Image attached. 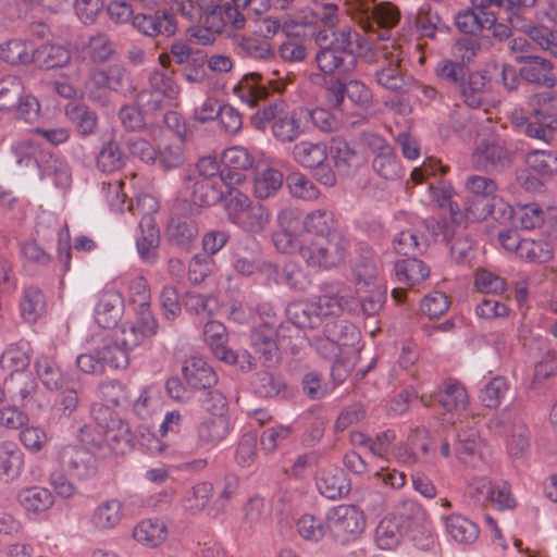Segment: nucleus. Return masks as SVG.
I'll return each instance as SVG.
<instances>
[{"mask_svg": "<svg viewBox=\"0 0 557 557\" xmlns=\"http://www.w3.org/2000/svg\"><path fill=\"white\" fill-rule=\"evenodd\" d=\"M357 297L342 283L326 284L322 295L307 302H294L287 307L289 321L298 327L319 329L322 334L311 339V345L323 358L334 361L332 374L341 370L339 357L347 354L359 339L357 327L339 319L345 311L361 307L366 314L377 313L386 299V287L373 284L356 289Z\"/></svg>", "mask_w": 557, "mask_h": 557, "instance_id": "obj_1", "label": "nucleus"}, {"mask_svg": "<svg viewBox=\"0 0 557 557\" xmlns=\"http://www.w3.org/2000/svg\"><path fill=\"white\" fill-rule=\"evenodd\" d=\"M311 14L317 23L325 26L315 34V44L320 51L315 55L318 67L324 74H346L357 64L354 46L362 47V38L350 27L335 32L338 22V4L332 0H308Z\"/></svg>", "mask_w": 557, "mask_h": 557, "instance_id": "obj_2", "label": "nucleus"}, {"mask_svg": "<svg viewBox=\"0 0 557 557\" xmlns=\"http://www.w3.org/2000/svg\"><path fill=\"white\" fill-rule=\"evenodd\" d=\"M302 226L306 237L308 234L315 235L313 239H308L309 245L299 247V255L309 267L330 269L344 262L348 244L335 231L336 221L332 211L317 209L307 213Z\"/></svg>", "mask_w": 557, "mask_h": 557, "instance_id": "obj_3", "label": "nucleus"}, {"mask_svg": "<svg viewBox=\"0 0 557 557\" xmlns=\"http://www.w3.org/2000/svg\"><path fill=\"white\" fill-rule=\"evenodd\" d=\"M91 412L95 425L81 429L82 443L100 458L124 454L129 446L128 425L107 407H97Z\"/></svg>", "mask_w": 557, "mask_h": 557, "instance_id": "obj_4", "label": "nucleus"}, {"mask_svg": "<svg viewBox=\"0 0 557 557\" xmlns=\"http://www.w3.org/2000/svg\"><path fill=\"white\" fill-rule=\"evenodd\" d=\"M225 212L232 224L255 236L263 234L272 219L268 208L252 202L246 194L239 190L228 191V196L225 198Z\"/></svg>", "mask_w": 557, "mask_h": 557, "instance_id": "obj_5", "label": "nucleus"}, {"mask_svg": "<svg viewBox=\"0 0 557 557\" xmlns=\"http://www.w3.org/2000/svg\"><path fill=\"white\" fill-rule=\"evenodd\" d=\"M302 117L306 119L304 110L288 111L283 101H277L258 110L251 116V123L261 131L271 125L272 134L277 140L290 143L304 132Z\"/></svg>", "mask_w": 557, "mask_h": 557, "instance_id": "obj_6", "label": "nucleus"}, {"mask_svg": "<svg viewBox=\"0 0 557 557\" xmlns=\"http://www.w3.org/2000/svg\"><path fill=\"white\" fill-rule=\"evenodd\" d=\"M348 12L351 18L367 33H376L379 39H384L391 28L400 20V12L391 2L375 4L371 0H354L349 3Z\"/></svg>", "mask_w": 557, "mask_h": 557, "instance_id": "obj_7", "label": "nucleus"}, {"mask_svg": "<svg viewBox=\"0 0 557 557\" xmlns=\"http://www.w3.org/2000/svg\"><path fill=\"white\" fill-rule=\"evenodd\" d=\"M379 67L374 73L375 82L384 89L405 91L408 81L401 69L409 45L404 46L395 40L382 44L379 48Z\"/></svg>", "mask_w": 557, "mask_h": 557, "instance_id": "obj_8", "label": "nucleus"}, {"mask_svg": "<svg viewBox=\"0 0 557 557\" xmlns=\"http://www.w3.org/2000/svg\"><path fill=\"white\" fill-rule=\"evenodd\" d=\"M221 0H172L171 9L181 18V23L198 24L211 32L222 33L225 18Z\"/></svg>", "mask_w": 557, "mask_h": 557, "instance_id": "obj_9", "label": "nucleus"}, {"mask_svg": "<svg viewBox=\"0 0 557 557\" xmlns=\"http://www.w3.org/2000/svg\"><path fill=\"white\" fill-rule=\"evenodd\" d=\"M327 530L333 540L342 545L355 542L366 528V518L359 507L339 504L325 513Z\"/></svg>", "mask_w": 557, "mask_h": 557, "instance_id": "obj_10", "label": "nucleus"}, {"mask_svg": "<svg viewBox=\"0 0 557 557\" xmlns=\"http://www.w3.org/2000/svg\"><path fill=\"white\" fill-rule=\"evenodd\" d=\"M330 150L324 141L301 140L294 145L292 157L302 168L315 170L317 180L325 186H334L336 175L329 163Z\"/></svg>", "mask_w": 557, "mask_h": 557, "instance_id": "obj_11", "label": "nucleus"}, {"mask_svg": "<svg viewBox=\"0 0 557 557\" xmlns=\"http://www.w3.org/2000/svg\"><path fill=\"white\" fill-rule=\"evenodd\" d=\"M149 89L137 96V104L145 112H162L177 97L178 86L169 70H156L149 76Z\"/></svg>", "mask_w": 557, "mask_h": 557, "instance_id": "obj_12", "label": "nucleus"}, {"mask_svg": "<svg viewBox=\"0 0 557 557\" xmlns=\"http://www.w3.org/2000/svg\"><path fill=\"white\" fill-rule=\"evenodd\" d=\"M289 83L286 76H282L280 71H274L271 76L264 77L259 73H249L234 86L233 92L244 103L255 107L260 100L269 95L268 86L273 91L282 92Z\"/></svg>", "mask_w": 557, "mask_h": 557, "instance_id": "obj_13", "label": "nucleus"}, {"mask_svg": "<svg viewBox=\"0 0 557 557\" xmlns=\"http://www.w3.org/2000/svg\"><path fill=\"white\" fill-rule=\"evenodd\" d=\"M157 332L158 322L151 312L150 305L141 304L135 320L121 324L113 336L129 355L133 349L144 344L147 338L154 336Z\"/></svg>", "mask_w": 557, "mask_h": 557, "instance_id": "obj_14", "label": "nucleus"}, {"mask_svg": "<svg viewBox=\"0 0 557 557\" xmlns=\"http://www.w3.org/2000/svg\"><path fill=\"white\" fill-rule=\"evenodd\" d=\"M400 515L407 517V531L413 545L422 550H430L436 544V534L428 521L425 509L413 499L400 502Z\"/></svg>", "mask_w": 557, "mask_h": 557, "instance_id": "obj_15", "label": "nucleus"}, {"mask_svg": "<svg viewBox=\"0 0 557 557\" xmlns=\"http://www.w3.org/2000/svg\"><path fill=\"white\" fill-rule=\"evenodd\" d=\"M231 433L226 414H210L199 421L193 434V453L207 454L218 447Z\"/></svg>", "mask_w": 557, "mask_h": 557, "instance_id": "obj_16", "label": "nucleus"}, {"mask_svg": "<svg viewBox=\"0 0 557 557\" xmlns=\"http://www.w3.org/2000/svg\"><path fill=\"white\" fill-rule=\"evenodd\" d=\"M203 336L212 354L228 364H238L242 370L252 368L251 356L247 351L235 352L227 347L226 327L218 321H209L203 329Z\"/></svg>", "mask_w": 557, "mask_h": 557, "instance_id": "obj_17", "label": "nucleus"}, {"mask_svg": "<svg viewBox=\"0 0 557 557\" xmlns=\"http://www.w3.org/2000/svg\"><path fill=\"white\" fill-rule=\"evenodd\" d=\"M124 76V67L117 64L107 70L94 67L89 71L85 91L92 101L104 102L110 91L122 88Z\"/></svg>", "mask_w": 557, "mask_h": 557, "instance_id": "obj_18", "label": "nucleus"}, {"mask_svg": "<svg viewBox=\"0 0 557 557\" xmlns=\"http://www.w3.org/2000/svg\"><path fill=\"white\" fill-rule=\"evenodd\" d=\"M367 144L373 153L372 169L382 178L395 181L403 175V168L394 148L379 135H369Z\"/></svg>", "mask_w": 557, "mask_h": 557, "instance_id": "obj_19", "label": "nucleus"}, {"mask_svg": "<svg viewBox=\"0 0 557 557\" xmlns=\"http://www.w3.org/2000/svg\"><path fill=\"white\" fill-rule=\"evenodd\" d=\"M420 401L424 407H431L437 401L444 410L459 412L467 409L469 395L462 383L455 379H447L436 394L423 393L420 396Z\"/></svg>", "mask_w": 557, "mask_h": 557, "instance_id": "obj_20", "label": "nucleus"}, {"mask_svg": "<svg viewBox=\"0 0 557 557\" xmlns=\"http://www.w3.org/2000/svg\"><path fill=\"white\" fill-rule=\"evenodd\" d=\"M278 231L272 235L274 247L282 253L299 252V247L309 245L306 236L299 237L296 232L299 228L297 213L293 209H283L277 214Z\"/></svg>", "mask_w": 557, "mask_h": 557, "instance_id": "obj_21", "label": "nucleus"}, {"mask_svg": "<svg viewBox=\"0 0 557 557\" xmlns=\"http://www.w3.org/2000/svg\"><path fill=\"white\" fill-rule=\"evenodd\" d=\"M172 0L168 3L169 8L158 11L154 14H137L133 18L134 27L141 34L156 37L158 35L173 36L181 23L180 15L171 9Z\"/></svg>", "mask_w": 557, "mask_h": 557, "instance_id": "obj_22", "label": "nucleus"}, {"mask_svg": "<svg viewBox=\"0 0 557 557\" xmlns=\"http://www.w3.org/2000/svg\"><path fill=\"white\" fill-rule=\"evenodd\" d=\"M472 163L479 170L503 169L510 163V152L491 134L476 141Z\"/></svg>", "mask_w": 557, "mask_h": 557, "instance_id": "obj_23", "label": "nucleus"}, {"mask_svg": "<svg viewBox=\"0 0 557 557\" xmlns=\"http://www.w3.org/2000/svg\"><path fill=\"white\" fill-rule=\"evenodd\" d=\"M92 450L74 445L63 446L59 453L61 466L67 473L78 480H85L96 474Z\"/></svg>", "mask_w": 557, "mask_h": 557, "instance_id": "obj_24", "label": "nucleus"}, {"mask_svg": "<svg viewBox=\"0 0 557 557\" xmlns=\"http://www.w3.org/2000/svg\"><path fill=\"white\" fill-rule=\"evenodd\" d=\"M400 502L395 510L385 516L377 524L374 540L381 549H393L397 547L407 531V517L400 515Z\"/></svg>", "mask_w": 557, "mask_h": 557, "instance_id": "obj_25", "label": "nucleus"}, {"mask_svg": "<svg viewBox=\"0 0 557 557\" xmlns=\"http://www.w3.org/2000/svg\"><path fill=\"white\" fill-rule=\"evenodd\" d=\"M124 506L117 498L99 503L89 513L87 522L95 532L107 533L116 529L124 519Z\"/></svg>", "mask_w": 557, "mask_h": 557, "instance_id": "obj_26", "label": "nucleus"}, {"mask_svg": "<svg viewBox=\"0 0 557 557\" xmlns=\"http://www.w3.org/2000/svg\"><path fill=\"white\" fill-rule=\"evenodd\" d=\"M124 313V300L120 293L111 289L102 290L94 309L95 322L102 329L117 325Z\"/></svg>", "mask_w": 557, "mask_h": 557, "instance_id": "obj_27", "label": "nucleus"}, {"mask_svg": "<svg viewBox=\"0 0 557 557\" xmlns=\"http://www.w3.org/2000/svg\"><path fill=\"white\" fill-rule=\"evenodd\" d=\"M232 186L223 183V177H215L213 181L208 178H189L186 189L190 191V201L194 205L213 206L222 199L225 188L228 191L234 190Z\"/></svg>", "mask_w": 557, "mask_h": 557, "instance_id": "obj_28", "label": "nucleus"}, {"mask_svg": "<svg viewBox=\"0 0 557 557\" xmlns=\"http://www.w3.org/2000/svg\"><path fill=\"white\" fill-rule=\"evenodd\" d=\"M12 151L20 165L35 164L40 171L47 172L50 166H46L52 159V154L46 150L41 140L34 135L32 131L30 136L17 141Z\"/></svg>", "mask_w": 557, "mask_h": 557, "instance_id": "obj_29", "label": "nucleus"}, {"mask_svg": "<svg viewBox=\"0 0 557 557\" xmlns=\"http://www.w3.org/2000/svg\"><path fill=\"white\" fill-rule=\"evenodd\" d=\"M185 383L194 389L211 388L218 382L212 367L201 357H190L182 368Z\"/></svg>", "mask_w": 557, "mask_h": 557, "instance_id": "obj_30", "label": "nucleus"}, {"mask_svg": "<svg viewBox=\"0 0 557 557\" xmlns=\"http://www.w3.org/2000/svg\"><path fill=\"white\" fill-rule=\"evenodd\" d=\"M160 232L153 218L140 219L136 249L141 261L153 264L158 260Z\"/></svg>", "mask_w": 557, "mask_h": 557, "instance_id": "obj_31", "label": "nucleus"}, {"mask_svg": "<svg viewBox=\"0 0 557 557\" xmlns=\"http://www.w3.org/2000/svg\"><path fill=\"white\" fill-rule=\"evenodd\" d=\"M446 535L460 545L473 544L480 535V528L475 522L460 513L442 517Z\"/></svg>", "mask_w": 557, "mask_h": 557, "instance_id": "obj_32", "label": "nucleus"}, {"mask_svg": "<svg viewBox=\"0 0 557 557\" xmlns=\"http://www.w3.org/2000/svg\"><path fill=\"white\" fill-rule=\"evenodd\" d=\"M497 21V12L492 8H478L472 3V9L459 12L455 17L457 28L465 34H476L482 29H490Z\"/></svg>", "mask_w": 557, "mask_h": 557, "instance_id": "obj_33", "label": "nucleus"}, {"mask_svg": "<svg viewBox=\"0 0 557 557\" xmlns=\"http://www.w3.org/2000/svg\"><path fill=\"white\" fill-rule=\"evenodd\" d=\"M520 76L530 84L553 88L557 84L554 65L547 59L533 57L520 69Z\"/></svg>", "mask_w": 557, "mask_h": 557, "instance_id": "obj_34", "label": "nucleus"}, {"mask_svg": "<svg viewBox=\"0 0 557 557\" xmlns=\"http://www.w3.org/2000/svg\"><path fill=\"white\" fill-rule=\"evenodd\" d=\"M511 27L528 35L539 47L557 58V30L532 25L525 18L512 17Z\"/></svg>", "mask_w": 557, "mask_h": 557, "instance_id": "obj_35", "label": "nucleus"}, {"mask_svg": "<svg viewBox=\"0 0 557 557\" xmlns=\"http://www.w3.org/2000/svg\"><path fill=\"white\" fill-rule=\"evenodd\" d=\"M221 162L230 176L238 175L243 183L246 178L245 173L253 168L256 157L243 146H233L223 151Z\"/></svg>", "mask_w": 557, "mask_h": 557, "instance_id": "obj_36", "label": "nucleus"}, {"mask_svg": "<svg viewBox=\"0 0 557 557\" xmlns=\"http://www.w3.org/2000/svg\"><path fill=\"white\" fill-rule=\"evenodd\" d=\"M317 487L329 499L339 498L350 490L344 472L338 468L323 469L317 478Z\"/></svg>", "mask_w": 557, "mask_h": 557, "instance_id": "obj_37", "label": "nucleus"}, {"mask_svg": "<svg viewBox=\"0 0 557 557\" xmlns=\"http://www.w3.org/2000/svg\"><path fill=\"white\" fill-rule=\"evenodd\" d=\"M37 384L28 372H16L9 374L4 380V391L13 404L25 406L35 391Z\"/></svg>", "mask_w": 557, "mask_h": 557, "instance_id": "obj_38", "label": "nucleus"}, {"mask_svg": "<svg viewBox=\"0 0 557 557\" xmlns=\"http://www.w3.org/2000/svg\"><path fill=\"white\" fill-rule=\"evenodd\" d=\"M212 495L213 485L209 482H199L184 492L180 505L186 513L197 516L208 508Z\"/></svg>", "mask_w": 557, "mask_h": 557, "instance_id": "obj_39", "label": "nucleus"}, {"mask_svg": "<svg viewBox=\"0 0 557 557\" xmlns=\"http://www.w3.org/2000/svg\"><path fill=\"white\" fill-rule=\"evenodd\" d=\"M34 64L40 69L61 67L67 71L69 65L78 63L71 62V53L65 47L44 44L35 49Z\"/></svg>", "mask_w": 557, "mask_h": 557, "instance_id": "obj_40", "label": "nucleus"}, {"mask_svg": "<svg viewBox=\"0 0 557 557\" xmlns=\"http://www.w3.org/2000/svg\"><path fill=\"white\" fill-rule=\"evenodd\" d=\"M430 198L440 208H448L450 212L451 222L456 225L463 223V212L460 210L457 202L453 200L455 196V188L448 181H438L437 183H430L429 185Z\"/></svg>", "mask_w": 557, "mask_h": 557, "instance_id": "obj_41", "label": "nucleus"}, {"mask_svg": "<svg viewBox=\"0 0 557 557\" xmlns=\"http://www.w3.org/2000/svg\"><path fill=\"white\" fill-rule=\"evenodd\" d=\"M166 537V524L160 519H144L133 529V539L151 548L160 546Z\"/></svg>", "mask_w": 557, "mask_h": 557, "instance_id": "obj_42", "label": "nucleus"}, {"mask_svg": "<svg viewBox=\"0 0 557 557\" xmlns=\"http://www.w3.org/2000/svg\"><path fill=\"white\" fill-rule=\"evenodd\" d=\"M17 500L28 513L35 515L46 512L54 503L51 492L39 486L23 488L18 492Z\"/></svg>", "mask_w": 557, "mask_h": 557, "instance_id": "obj_43", "label": "nucleus"}, {"mask_svg": "<svg viewBox=\"0 0 557 557\" xmlns=\"http://www.w3.org/2000/svg\"><path fill=\"white\" fill-rule=\"evenodd\" d=\"M358 292L362 287H370L377 284L379 267L375 256L369 248L362 249L352 268Z\"/></svg>", "mask_w": 557, "mask_h": 557, "instance_id": "obj_44", "label": "nucleus"}, {"mask_svg": "<svg viewBox=\"0 0 557 557\" xmlns=\"http://www.w3.org/2000/svg\"><path fill=\"white\" fill-rule=\"evenodd\" d=\"M482 448L483 443L475 430L458 434L455 450L461 462L478 467V460L482 459Z\"/></svg>", "mask_w": 557, "mask_h": 557, "instance_id": "obj_45", "label": "nucleus"}, {"mask_svg": "<svg viewBox=\"0 0 557 557\" xmlns=\"http://www.w3.org/2000/svg\"><path fill=\"white\" fill-rule=\"evenodd\" d=\"M35 45L23 39H11L0 46L1 60L12 64H30L35 59Z\"/></svg>", "mask_w": 557, "mask_h": 557, "instance_id": "obj_46", "label": "nucleus"}, {"mask_svg": "<svg viewBox=\"0 0 557 557\" xmlns=\"http://www.w3.org/2000/svg\"><path fill=\"white\" fill-rule=\"evenodd\" d=\"M233 269L236 273L250 276L255 273H261L269 280L277 281V267L273 263L262 260L257 256H242L239 253L234 255Z\"/></svg>", "mask_w": 557, "mask_h": 557, "instance_id": "obj_47", "label": "nucleus"}, {"mask_svg": "<svg viewBox=\"0 0 557 557\" xmlns=\"http://www.w3.org/2000/svg\"><path fill=\"white\" fill-rule=\"evenodd\" d=\"M65 115L74 124L79 135L86 137L96 132L98 115L87 106L71 102L65 107Z\"/></svg>", "mask_w": 557, "mask_h": 557, "instance_id": "obj_48", "label": "nucleus"}, {"mask_svg": "<svg viewBox=\"0 0 557 557\" xmlns=\"http://www.w3.org/2000/svg\"><path fill=\"white\" fill-rule=\"evenodd\" d=\"M251 345L267 361H272L277 354L275 325L267 322L255 327L251 331Z\"/></svg>", "mask_w": 557, "mask_h": 557, "instance_id": "obj_49", "label": "nucleus"}, {"mask_svg": "<svg viewBox=\"0 0 557 557\" xmlns=\"http://www.w3.org/2000/svg\"><path fill=\"white\" fill-rule=\"evenodd\" d=\"M395 275L398 282L413 287L429 277L430 268L422 260L405 259L396 262Z\"/></svg>", "mask_w": 557, "mask_h": 557, "instance_id": "obj_50", "label": "nucleus"}, {"mask_svg": "<svg viewBox=\"0 0 557 557\" xmlns=\"http://www.w3.org/2000/svg\"><path fill=\"white\" fill-rule=\"evenodd\" d=\"M104 367L112 369H126L129 364V356L126 350L117 343L114 336L104 337L96 347Z\"/></svg>", "mask_w": 557, "mask_h": 557, "instance_id": "obj_51", "label": "nucleus"}, {"mask_svg": "<svg viewBox=\"0 0 557 557\" xmlns=\"http://www.w3.org/2000/svg\"><path fill=\"white\" fill-rule=\"evenodd\" d=\"M29 349L26 343L10 345L0 357V367L9 374L27 372L29 366Z\"/></svg>", "mask_w": 557, "mask_h": 557, "instance_id": "obj_52", "label": "nucleus"}, {"mask_svg": "<svg viewBox=\"0 0 557 557\" xmlns=\"http://www.w3.org/2000/svg\"><path fill=\"white\" fill-rule=\"evenodd\" d=\"M296 532L306 542L319 543L321 542L327 530L325 519L304 513L296 520Z\"/></svg>", "mask_w": 557, "mask_h": 557, "instance_id": "obj_53", "label": "nucleus"}, {"mask_svg": "<svg viewBox=\"0 0 557 557\" xmlns=\"http://www.w3.org/2000/svg\"><path fill=\"white\" fill-rule=\"evenodd\" d=\"M21 314L27 322H36L46 311L44 293L35 286L26 287L20 304Z\"/></svg>", "mask_w": 557, "mask_h": 557, "instance_id": "obj_54", "label": "nucleus"}, {"mask_svg": "<svg viewBox=\"0 0 557 557\" xmlns=\"http://www.w3.org/2000/svg\"><path fill=\"white\" fill-rule=\"evenodd\" d=\"M346 96L350 102L357 107L356 119H351V124H358L366 120L364 112L372 103V92L362 82L351 79L346 84Z\"/></svg>", "mask_w": 557, "mask_h": 557, "instance_id": "obj_55", "label": "nucleus"}, {"mask_svg": "<svg viewBox=\"0 0 557 557\" xmlns=\"http://www.w3.org/2000/svg\"><path fill=\"white\" fill-rule=\"evenodd\" d=\"M126 157L119 144L111 139L106 143L96 158V166L103 173H112L122 169L125 164Z\"/></svg>", "mask_w": 557, "mask_h": 557, "instance_id": "obj_56", "label": "nucleus"}, {"mask_svg": "<svg viewBox=\"0 0 557 557\" xmlns=\"http://www.w3.org/2000/svg\"><path fill=\"white\" fill-rule=\"evenodd\" d=\"M24 463L23 453L13 443H2L0 445V472L7 480L17 478Z\"/></svg>", "mask_w": 557, "mask_h": 557, "instance_id": "obj_57", "label": "nucleus"}, {"mask_svg": "<svg viewBox=\"0 0 557 557\" xmlns=\"http://www.w3.org/2000/svg\"><path fill=\"white\" fill-rule=\"evenodd\" d=\"M486 94V78L481 73L469 74L461 86V96L470 108H479L483 104Z\"/></svg>", "mask_w": 557, "mask_h": 557, "instance_id": "obj_58", "label": "nucleus"}, {"mask_svg": "<svg viewBox=\"0 0 557 557\" xmlns=\"http://www.w3.org/2000/svg\"><path fill=\"white\" fill-rule=\"evenodd\" d=\"M98 397L102 403L94 405L92 410L97 407H107L112 410L111 407L124 405L128 400L129 393L122 383L109 381L99 385Z\"/></svg>", "mask_w": 557, "mask_h": 557, "instance_id": "obj_59", "label": "nucleus"}, {"mask_svg": "<svg viewBox=\"0 0 557 557\" xmlns=\"http://www.w3.org/2000/svg\"><path fill=\"white\" fill-rule=\"evenodd\" d=\"M508 391V381L504 376H495L482 387L479 398L484 407L496 409L502 404Z\"/></svg>", "mask_w": 557, "mask_h": 557, "instance_id": "obj_60", "label": "nucleus"}, {"mask_svg": "<svg viewBox=\"0 0 557 557\" xmlns=\"http://www.w3.org/2000/svg\"><path fill=\"white\" fill-rule=\"evenodd\" d=\"M283 184V174L269 168L260 172L255 178L253 193L257 198L267 199L274 195Z\"/></svg>", "mask_w": 557, "mask_h": 557, "instance_id": "obj_61", "label": "nucleus"}, {"mask_svg": "<svg viewBox=\"0 0 557 557\" xmlns=\"http://www.w3.org/2000/svg\"><path fill=\"white\" fill-rule=\"evenodd\" d=\"M286 185L290 195L302 200H315L320 190L317 185L300 172H293L286 177Z\"/></svg>", "mask_w": 557, "mask_h": 557, "instance_id": "obj_62", "label": "nucleus"}, {"mask_svg": "<svg viewBox=\"0 0 557 557\" xmlns=\"http://www.w3.org/2000/svg\"><path fill=\"white\" fill-rule=\"evenodd\" d=\"M554 256L552 246L544 240L523 238L518 257L527 262L544 263Z\"/></svg>", "mask_w": 557, "mask_h": 557, "instance_id": "obj_63", "label": "nucleus"}, {"mask_svg": "<svg viewBox=\"0 0 557 557\" xmlns=\"http://www.w3.org/2000/svg\"><path fill=\"white\" fill-rule=\"evenodd\" d=\"M525 164L541 176H550L557 172V154L548 150H534L525 156Z\"/></svg>", "mask_w": 557, "mask_h": 557, "instance_id": "obj_64", "label": "nucleus"}]
</instances>
